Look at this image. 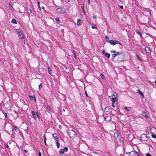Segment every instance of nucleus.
<instances>
[{
	"mask_svg": "<svg viewBox=\"0 0 156 156\" xmlns=\"http://www.w3.org/2000/svg\"><path fill=\"white\" fill-rule=\"evenodd\" d=\"M42 85V84L41 83L39 85V90H40V89H41V86Z\"/></svg>",
	"mask_w": 156,
	"mask_h": 156,
	"instance_id": "nucleus-45",
	"label": "nucleus"
},
{
	"mask_svg": "<svg viewBox=\"0 0 156 156\" xmlns=\"http://www.w3.org/2000/svg\"><path fill=\"white\" fill-rule=\"evenodd\" d=\"M105 39L106 40V41L110 43V40H109L108 37L107 36H105Z\"/></svg>",
	"mask_w": 156,
	"mask_h": 156,
	"instance_id": "nucleus-23",
	"label": "nucleus"
},
{
	"mask_svg": "<svg viewBox=\"0 0 156 156\" xmlns=\"http://www.w3.org/2000/svg\"><path fill=\"white\" fill-rule=\"evenodd\" d=\"M116 52V51H111V52L114 53H115Z\"/></svg>",
	"mask_w": 156,
	"mask_h": 156,
	"instance_id": "nucleus-49",
	"label": "nucleus"
},
{
	"mask_svg": "<svg viewBox=\"0 0 156 156\" xmlns=\"http://www.w3.org/2000/svg\"><path fill=\"white\" fill-rule=\"evenodd\" d=\"M96 18V17L95 16H93V19H95V18Z\"/></svg>",
	"mask_w": 156,
	"mask_h": 156,
	"instance_id": "nucleus-52",
	"label": "nucleus"
},
{
	"mask_svg": "<svg viewBox=\"0 0 156 156\" xmlns=\"http://www.w3.org/2000/svg\"><path fill=\"white\" fill-rule=\"evenodd\" d=\"M29 96V97H30V99L31 100H34V101H35V100H36V98H35V96L34 95L33 96Z\"/></svg>",
	"mask_w": 156,
	"mask_h": 156,
	"instance_id": "nucleus-13",
	"label": "nucleus"
},
{
	"mask_svg": "<svg viewBox=\"0 0 156 156\" xmlns=\"http://www.w3.org/2000/svg\"><path fill=\"white\" fill-rule=\"evenodd\" d=\"M112 107H113V108L115 107V105H114V103H112Z\"/></svg>",
	"mask_w": 156,
	"mask_h": 156,
	"instance_id": "nucleus-53",
	"label": "nucleus"
},
{
	"mask_svg": "<svg viewBox=\"0 0 156 156\" xmlns=\"http://www.w3.org/2000/svg\"><path fill=\"white\" fill-rule=\"evenodd\" d=\"M46 137L45 135V134H44V141H46Z\"/></svg>",
	"mask_w": 156,
	"mask_h": 156,
	"instance_id": "nucleus-43",
	"label": "nucleus"
},
{
	"mask_svg": "<svg viewBox=\"0 0 156 156\" xmlns=\"http://www.w3.org/2000/svg\"><path fill=\"white\" fill-rule=\"evenodd\" d=\"M52 136L53 138L55 140V141H59V140L58 139V137H57V133H55L52 134Z\"/></svg>",
	"mask_w": 156,
	"mask_h": 156,
	"instance_id": "nucleus-4",
	"label": "nucleus"
},
{
	"mask_svg": "<svg viewBox=\"0 0 156 156\" xmlns=\"http://www.w3.org/2000/svg\"><path fill=\"white\" fill-rule=\"evenodd\" d=\"M31 114L33 116V117L34 119H36L37 117H36V113L33 111H31Z\"/></svg>",
	"mask_w": 156,
	"mask_h": 156,
	"instance_id": "nucleus-8",
	"label": "nucleus"
},
{
	"mask_svg": "<svg viewBox=\"0 0 156 156\" xmlns=\"http://www.w3.org/2000/svg\"><path fill=\"white\" fill-rule=\"evenodd\" d=\"M154 83H155V84L156 85V81H155L154 82Z\"/></svg>",
	"mask_w": 156,
	"mask_h": 156,
	"instance_id": "nucleus-64",
	"label": "nucleus"
},
{
	"mask_svg": "<svg viewBox=\"0 0 156 156\" xmlns=\"http://www.w3.org/2000/svg\"><path fill=\"white\" fill-rule=\"evenodd\" d=\"M9 6H10V7H12L11 5V4L10 3H9Z\"/></svg>",
	"mask_w": 156,
	"mask_h": 156,
	"instance_id": "nucleus-60",
	"label": "nucleus"
},
{
	"mask_svg": "<svg viewBox=\"0 0 156 156\" xmlns=\"http://www.w3.org/2000/svg\"><path fill=\"white\" fill-rule=\"evenodd\" d=\"M91 27L94 29H96L97 28V26L94 24L92 25Z\"/></svg>",
	"mask_w": 156,
	"mask_h": 156,
	"instance_id": "nucleus-28",
	"label": "nucleus"
},
{
	"mask_svg": "<svg viewBox=\"0 0 156 156\" xmlns=\"http://www.w3.org/2000/svg\"><path fill=\"white\" fill-rule=\"evenodd\" d=\"M57 12L59 14H61L64 13V10L62 8H58L56 9Z\"/></svg>",
	"mask_w": 156,
	"mask_h": 156,
	"instance_id": "nucleus-3",
	"label": "nucleus"
},
{
	"mask_svg": "<svg viewBox=\"0 0 156 156\" xmlns=\"http://www.w3.org/2000/svg\"><path fill=\"white\" fill-rule=\"evenodd\" d=\"M27 12L28 14H30V13H31V9L30 8H27Z\"/></svg>",
	"mask_w": 156,
	"mask_h": 156,
	"instance_id": "nucleus-25",
	"label": "nucleus"
},
{
	"mask_svg": "<svg viewBox=\"0 0 156 156\" xmlns=\"http://www.w3.org/2000/svg\"><path fill=\"white\" fill-rule=\"evenodd\" d=\"M115 54L117 56H119L120 55V53L119 52H116Z\"/></svg>",
	"mask_w": 156,
	"mask_h": 156,
	"instance_id": "nucleus-41",
	"label": "nucleus"
},
{
	"mask_svg": "<svg viewBox=\"0 0 156 156\" xmlns=\"http://www.w3.org/2000/svg\"><path fill=\"white\" fill-rule=\"evenodd\" d=\"M38 155L39 156H41V154L40 152H39L38 153Z\"/></svg>",
	"mask_w": 156,
	"mask_h": 156,
	"instance_id": "nucleus-48",
	"label": "nucleus"
},
{
	"mask_svg": "<svg viewBox=\"0 0 156 156\" xmlns=\"http://www.w3.org/2000/svg\"><path fill=\"white\" fill-rule=\"evenodd\" d=\"M91 156H98V154L96 152H93L91 154Z\"/></svg>",
	"mask_w": 156,
	"mask_h": 156,
	"instance_id": "nucleus-14",
	"label": "nucleus"
},
{
	"mask_svg": "<svg viewBox=\"0 0 156 156\" xmlns=\"http://www.w3.org/2000/svg\"><path fill=\"white\" fill-rule=\"evenodd\" d=\"M73 55H74V57H75V58H76V54H75V52L74 51H73Z\"/></svg>",
	"mask_w": 156,
	"mask_h": 156,
	"instance_id": "nucleus-44",
	"label": "nucleus"
},
{
	"mask_svg": "<svg viewBox=\"0 0 156 156\" xmlns=\"http://www.w3.org/2000/svg\"><path fill=\"white\" fill-rule=\"evenodd\" d=\"M85 93H86V96H87V93H86V91H85Z\"/></svg>",
	"mask_w": 156,
	"mask_h": 156,
	"instance_id": "nucleus-62",
	"label": "nucleus"
},
{
	"mask_svg": "<svg viewBox=\"0 0 156 156\" xmlns=\"http://www.w3.org/2000/svg\"><path fill=\"white\" fill-rule=\"evenodd\" d=\"M88 5H89L90 4V0H88Z\"/></svg>",
	"mask_w": 156,
	"mask_h": 156,
	"instance_id": "nucleus-56",
	"label": "nucleus"
},
{
	"mask_svg": "<svg viewBox=\"0 0 156 156\" xmlns=\"http://www.w3.org/2000/svg\"><path fill=\"white\" fill-rule=\"evenodd\" d=\"M48 72L51 75L52 74V72L51 69L50 68L49 66L48 67Z\"/></svg>",
	"mask_w": 156,
	"mask_h": 156,
	"instance_id": "nucleus-19",
	"label": "nucleus"
},
{
	"mask_svg": "<svg viewBox=\"0 0 156 156\" xmlns=\"http://www.w3.org/2000/svg\"><path fill=\"white\" fill-rule=\"evenodd\" d=\"M81 20L79 19L77 20V22L76 24L78 26H80L81 25Z\"/></svg>",
	"mask_w": 156,
	"mask_h": 156,
	"instance_id": "nucleus-12",
	"label": "nucleus"
},
{
	"mask_svg": "<svg viewBox=\"0 0 156 156\" xmlns=\"http://www.w3.org/2000/svg\"><path fill=\"white\" fill-rule=\"evenodd\" d=\"M136 33L138 34H139L140 37H141L142 36V35L141 33L138 30H136Z\"/></svg>",
	"mask_w": 156,
	"mask_h": 156,
	"instance_id": "nucleus-17",
	"label": "nucleus"
},
{
	"mask_svg": "<svg viewBox=\"0 0 156 156\" xmlns=\"http://www.w3.org/2000/svg\"><path fill=\"white\" fill-rule=\"evenodd\" d=\"M145 50L146 52L148 53H150L151 52V50L149 48L147 47H146L145 48Z\"/></svg>",
	"mask_w": 156,
	"mask_h": 156,
	"instance_id": "nucleus-9",
	"label": "nucleus"
},
{
	"mask_svg": "<svg viewBox=\"0 0 156 156\" xmlns=\"http://www.w3.org/2000/svg\"><path fill=\"white\" fill-rule=\"evenodd\" d=\"M138 91L140 94V95H141V98H144V95L142 93V92L140 90H138Z\"/></svg>",
	"mask_w": 156,
	"mask_h": 156,
	"instance_id": "nucleus-11",
	"label": "nucleus"
},
{
	"mask_svg": "<svg viewBox=\"0 0 156 156\" xmlns=\"http://www.w3.org/2000/svg\"><path fill=\"white\" fill-rule=\"evenodd\" d=\"M8 146L7 144H6V145H5V147L7 148H8Z\"/></svg>",
	"mask_w": 156,
	"mask_h": 156,
	"instance_id": "nucleus-58",
	"label": "nucleus"
},
{
	"mask_svg": "<svg viewBox=\"0 0 156 156\" xmlns=\"http://www.w3.org/2000/svg\"><path fill=\"white\" fill-rule=\"evenodd\" d=\"M109 110V108L108 107H105L104 108V111H105V112H108V111Z\"/></svg>",
	"mask_w": 156,
	"mask_h": 156,
	"instance_id": "nucleus-24",
	"label": "nucleus"
},
{
	"mask_svg": "<svg viewBox=\"0 0 156 156\" xmlns=\"http://www.w3.org/2000/svg\"><path fill=\"white\" fill-rule=\"evenodd\" d=\"M118 136H119L118 134L117 133L115 132L114 133V137H115V139H116L118 137Z\"/></svg>",
	"mask_w": 156,
	"mask_h": 156,
	"instance_id": "nucleus-22",
	"label": "nucleus"
},
{
	"mask_svg": "<svg viewBox=\"0 0 156 156\" xmlns=\"http://www.w3.org/2000/svg\"><path fill=\"white\" fill-rule=\"evenodd\" d=\"M146 155V156H152L149 153H147Z\"/></svg>",
	"mask_w": 156,
	"mask_h": 156,
	"instance_id": "nucleus-46",
	"label": "nucleus"
},
{
	"mask_svg": "<svg viewBox=\"0 0 156 156\" xmlns=\"http://www.w3.org/2000/svg\"><path fill=\"white\" fill-rule=\"evenodd\" d=\"M140 139L142 140L145 141L147 140V137L146 135L142 134L141 135Z\"/></svg>",
	"mask_w": 156,
	"mask_h": 156,
	"instance_id": "nucleus-2",
	"label": "nucleus"
},
{
	"mask_svg": "<svg viewBox=\"0 0 156 156\" xmlns=\"http://www.w3.org/2000/svg\"><path fill=\"white\" fill-rule=\"evenodd\" d=\"M37 116L38 119H40V116L38 114V112H36V117Z\"/></svg>",
	"mask_w": 156,
	"mask_h": 156,
	"instance_id": "nucleus-35",
	"label": "nucleus"
},
{
	"mask_svg": "<svg viewBox=\"0 0 156 156\" xmlns=\"http://www.w3.org/2000/svg\"><path fill=\"white\" fill-rule=\"evenodd\" d=\"M105 56L107 57L108 58H109L110 56V54L106 53H105Z\"/></svg>",
	"mask_w": 156,
	"mask_h": 156,
	"instance_id": "nucleus-21",
	"label": "nucleus"
},
{
	"mask_svg": "<svg viewBox=\"0 0 156 156\" xmlns=\"http://www.w3.org/2000/svg\"><path fill=\"white\" fill-rule=\"evenodd\" d=\"M13 127H14V129L16 130H16L18 129V127L16 126L15 125H13Z\"/></svg>",
	"mask_w": 156,
	"mask_h": 156,
	"instance_id": "nucleus-32",
	"label": "nucleus"
},
{
	"mask_svg": "<svg viewBox=\"0 0 156 156\" xmlns=\"http://www.w3.org/2000/svg\"><path fill=\"white\" fill-rule=\"evenodd\" d=\"M58 141H55V142H56V143L57 147V148H59L60 147V144H59V143L58 142Z\"/></svg>",
	"mask_w": 156,
	"mask_h": 156,
	"instance_id": "nucleus-27",
	"label": "nucleus"
},
{
	"mask_svg": "<svg viewBox=\"0 0 156 156\" xmlns=\"http://www.w3.org/2000/svg\"><path fill=\"white\" fill-rule=\"evenodd\" d=\"M112 93L113 97H114L116 98V94L115 92L112 91Z\"/></svg>",
	"mask_w": 156,
	"mask_h": 156,
	"instance_id": "nucleus-20",
	"label": "nucleus"
},
{
	"mask_svg": "<svg viewBox=\"0 0 156 156\" xmlns=\"http://www.w3.org/2000/svg\"><path fill=\"white\" fill-rule=\"evenodd\" d=\"M142 115L145 117L147 119H148L149 118V116H147V115H146V113L144 112H142Z\"/></svg>",
	"mask_w": 156,
	"mask_h": 156,
	"instance_id": "nucleus-10",
	"label": "nucleus"
},
{
	"mask_svg": "<svg viewBox=\"0 0 156 156\" xmlns=\"http://www.w3.org/2000/svg\"><path fill=\"white\" fill-rule=\"evenodd\" d=\"M16 31L17 33H18L19 35L22 38V39H23L24 37L23 36L22 34L20 31V29H18L16 30Z\"/></svg>",
	"mask_w": 156,
	"mask_h": 156,
	"instance_id": "nucleus-6",
	"label": "nucleus"
},
{
	"mask_svg": "<svg viewBox=\"0 0 156 156\" xmlns=\"http://www.w3.org/2000/svg\"><path fill=\"white\" fill-rule=\"evenodd\" d=\"M37 3H38V5H40V2H38V1L37 2Z\"/></svg>",
	"mask_w": 156,
	"mask_h": 156,
	"instance_id": "nucleus-61",
	"label": "nucleus"
},
{
	"mask_svg": "<svg viewBox=\"0 0 156 156\" xmlns=\"http://www.w3.org/2000/svg\"><path fill=\"white\" fill-rule=\"evenodd\" d=\"M136 56L138 58L140 61H141V58H140V57L138 55L136 54Z\"/></svg>",
	"mask_w": 156,
	"mask_h": 156,
	"instance_id": "nucleus-38",
	"label": "nucleus"
},
{
	"mask_svg": "<svg viewBox=\"0 0 156 156\" xmlns=\"http://www.w3.org/2000/svg\"><path fill=\"white\" fill-rule=\"evenodd\" d=\"M47 108L49 111H51V109L50 107L49 106H47Z\"/></svg>",
	"mask_w": 156,
	"mask_h": 156,
	"instance_id": "nucleus-37",
	"label": "nucleus"
},
{
	"mask_svg": "<svg viewBox=\"0 0 156 156\" xmlns=\"http://www.w3.org/2000/svg\"><path fill=\"white\" fill-rule=\"evenodd\" d=\"M109 41L110 43L112 45H114L116 44H118L121 45V46L122 47V44L119 41H114L113 40H111Z\"/></svg>",
	"mask_w": 156,
	"mask_h": 156,
	"instance_id": "nucleus-1",
	"label": "nucleus"
},
{
	"mask_svg": "<svg viewBox=\"0 0 156 156\" xmlns=\"http://www.w3.org/2000/svg\"><path fill=\"white\" fill-rule=\"evenodd\" d=\"M104 119V120H105L106 121H109L111 119V118L110 116L108 115L106 117H105Z\"/></svg>",
	"mask_w": 156,
	"mask_h": 156,
	"instance_id": "nucleus-7",
	"label": "nucleus"
},
{
	"mask_svg": "<svg viewBox=\"0 0 156 156\" xmlns=\"http://www.w3.org/2000/svg\"><path fill=\"white\" fill-rule=\"evenodd\" d=\"M136 151H132L128 153V154L131 156H132L135 154L136 153Z\"/></svg>",
	"mask_w": 156,
	"mask_h": 156,
	"instance_id": "nucleus-16",
	"label": "nucleus"
},
{
	"mask_svg": "<svg viewBox=\"0 0 156 156\" xmlns=\"http://www.w3.org/2000/svg\"><path fill=\"white\" fill-rule=\"evenodd\" d=\"M64 151L63 149H61L59 151L60 154L61 156H62L64 154Z\"/></svg>",
	"mask_w": 156,
	"mask_h": 156,
	"instance_id": "nucleus-15",
	"label": "nucleus"
},
{
	"mask_svg": "<svg viewBox=\"0 0 156 156\" xmlns=\"http://www.w3.org/2000/svg\"><path fill=\"white\" fill-rule=\"evenodd\" d=\"M55 20L56 21V23H58V21H59V19L58 17H56L55 19Z\"/></svg>",
	"mask_w": 156,
	"mask_h": 156,
	"instance_id": "nucleus-30",
	"label": "nucleus"
},
{
	"mask_svg": "<svg viewBox=\"0 0 156 156\" xmlns=\"http://www.w3.org/2000/svg\"><path fill=\"white\" fill-rule=\"evenodd\" d=\"M136 154L137 156H140V155L136 151Z\"/></svg>",
	"mask_w": 156,
	"mask_h": 156,
	"instance_id": "nucleus-47",
	"label": "nucleus"
},
{
	"mask_svg": "<svg viewBox=\"0 0 156 156\" xmlns=\"http://www.w3.org/2000/svg\"><path fill=\"white\" fill-rule=\"evenodd\" d=\"M83 5V13H84V15H85L86 14V12L84 10V6Z\"/></svg>",
	"mask_w": 156,
	"mask_h": 156,
	"instance_id": "nucleus-42",
	"label": "nucleus"
},
{
	"mask_svg": "<svg viewBox=\"0 0 156 156\" xmlns=\"http://www.w3.org/2000/svg\"><path fill=\"white\" fill-rule=\"evenodd\" d=\"M125 54L123 53H120V55L118 56V59H123L125 58Z\"/></svg>",
	"mask_w": 156,
	"mask_h": 156,
	"instance_id": "nucleus-5",
	"label": "nucleus"
},
{
	"mask_svg": "<svg viewBox=\"0 0 156 156\" xmlns=\"http://www.w3.org/2000/svg\"><path fill=\"white\" fill-rule=\"evenodd\" d=\"M44 143L45 144V145L46 146H48V145H47L46 142V141H44Z\"/></svg>",
	"mask_w": 156,
	"mask_h": 156,
	"instance_id": "nucleus-51",
	"label": "nucleus"
},
{
	"mask_svg": "<svg viewBox=\"0 0 156 156\" xmlns=\"http://www.w3.org/2000/svg\"><path fill=\"white\" fill-rule=\"evenodd\" d=\"M120 140L122 142H123L124 140V139L123 137H121Z\"/></svg>",
	"mask_w": 156,
	"mask_h": 156,
	"instance_id": "nucleus-39",
	"label": "nucleus"
},
{
	"mask_svg": "<svg viewBox=\"0 0 156 156\" xmlns=\"http://www.w3.org/2000/svg\"><path fill=\"white\" fill-rule=\"evenodd\" d=\"M62 111L65 112V109H63V111Z\"/></svg>",
	"mask_w": 156,
	"mask_h": 156,
	"instance_id": "nucleus-63",
	"label": "nucleus"
},
{
	"mask_svg": "<svg viewBox=\"0 0 156 156\" xmlns=\"http://www.w3.org/2000/svg\"><path fill=\"white\" fill-rule=\"evenodd\" d=\"M38 7L39 8V9H40V10H41V7H40V5H38Z\"/></svg>",
	"mask_w": 156,
	"mask_h": 156,
	"instance_id": "nucleus-57",
	"label": "nucleus"
},
{
	"mask_svg": "<svg viewBox=\"0 0 156 156\" xmlns=\"http://www.w3.org/2000/svg\"><path fill=\"white\" fill-rule=\"evenodd\" d=\"M71 132H73V134H74L75 133L74 131L73 130H71Z\"/></svg>",
	"mask_w": 156,
	"mask_h": 156,
	"instance_id": "nucleus-54",
	"label": "nucleus"
},
{
	"mask_svg": "<svg viewBox=\"0 0 156 156\" xmlns=\"http://www.w3.org/2000/svg\"><path fill=\"white\" fill-rule=\"evenodd\" d=\"M151 136L152 137L154 138L155 139H156V134H155L154 133H153L151 135Z\"/></svg>",
	"mask_w": 156,
	"mask_h": 156,
	"instance_id": "nucleus-29",
	"label": "nucleus"
},
{
	"mask_svg": "<svg viewBox=\"0 0 156 156\" xmlns=\"http://www.w3.org/2000/svg\"><path fill=\"white\" fill-rule=\"evenodd\" d=\"M101 77L102 79H105V76L103 74H101Z\"/></svg>",
	"mask_w": 156,
	"mask_h": 156,
	"instance_id": "nucleus-36",
	"label": "nucleus"
},
{
	"mask_svg": "<svg viewBox=\"0 0 156 156\" xmlns=\"http://www.w3.org/2000/svg\"><path fill=\"white\" fill-rule=\"evenodd\" d=\"M106 52H105V51H102V53L103 54H105V53H106Z\"/></svg>",
	"mask_w": 156,
	"mask_h": 156,
	"instance_id": "nucleus-55",
	"label": "nucleus"
},
{
	"mask_svg": "<svg viewBox=\"0 0 156 156\" xmlns=\"http://www.w3.org/2000/svg\"><path fill=\"white\" fill-rule=\"evenodd\" d=\"M120 7L121 9H123V6L122 5H120Z\"/></svg>",
	"mask_w": 156,
	"mask_h": 156,
	"instance_id": "nucleus-50",
	"label": "nucleus"
},
{
	"mask_svg": "<svg viewBox=\"0 0 156 156\" xmlns=\"http://www.w3.org/2000/svg\"><path fill=\"white\" fill-rule=\"evenodd\" d=\"M11 22L12 23H14V24H16L17 23V22L16 20L14 19H12L11 21Z\"/></svg>",
	"mask_w": 156,
	"mask_h": 156,
	"instance_id": "nucleus-26",
	"label": "nucleus"
},
{
	"mask_svg": "<svg viewBox=\"0 0 156 156\" xmlns=\"http://www.w3.org/2000/svg\"><path fill=\"white\" fill-rule=\"evenodd\" d=\"M116 99V97L112 98L111 99L112 102V103H115V100Z\"/></svg>",
	"mask_w": 156,
	"mask_h": 156,
	"instance_id": "nucleus-18",
	"label": "nucleus"
},
{
	"mask_svg": "<svg viewBox=\"0 0 156 156\" xmlns=\"http://www.w3.org/2000/svg\"><path fill=\"white\" fill-rule=\"evenodd\" d=\"M116 55L115 53H114L112 55V58L113 59L116 56Z\"/></svg>",
	"mask_w": 156,
	"mask_h": 156,
	"instance_id": "nucleus-34",
	"label": "nucleus"
},
{
	"mask_svg": "<svg viewBox=\"0 0 156 156\" xmlns=\"http://www.w3.org/2000/svg\"><path fill=\"white\" fill-rule=\"evenodd\" d=\"M3 114H4L5 117L6 119H7V114L6 113H5V112H3Z\"/></svg>",
	"mask_w": 156,
	"mask_h": 156,
	"instance_id": "nucleus-40",
	"label": "nucleus"
},
{
	"mask_svg": "<svg viewBox=\"0 0 156 156\" xmlns=\"http://www.w3.org/2000/svg\"><path fill=\"white\" fill-rule=\"evenodd\" d=\"M129 108H130L129 107H125L124 108V109L126 110V111H128L129 110Z\"/></svg>",
	"mask_w": 156,
	"mask_h": 156,
	"instance_id": "nucleus-31",
	"label": "nucleus"
},
{
	"mask_svg": "<svg viewBox=\"0 0 156 156\" xmlns=\"http://www.w3.org/2000/svg\"><path fill=\"white\" fill-rule=\"evenodd\" d=\"M63 150L64 152H67L68 150V148L66 147H65Z\"/></svg>",
	"mask_w": 156,
	"mask_h": 156,
	"instance_id": "nucleus-33",
	"label": "nucleus"
},
{
	"mask_svg": "<svg viewBox=\"0 0 156 156\" xmlns=\"http://www.w3.org/2000/svg\"><path fill=\"white\" fill-rule=\"evenodd\" d=\"M24 151V152L25 153H27V151L26 150H25Z\"/></svg>",
	"mask_w": 156,
	"mask_h": 156,
	"instance_id": "nucleus-59",
	"label": "nucleus"
}]
</instances>
